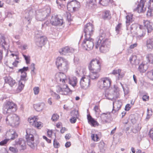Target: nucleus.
<instances>
[{"label": "nucleus", "mask_w": 153, "mask_h": 153, "mask_svg": "<svg viewBox=\"0 0 153 153\" xmlns=\"http://www.w3.org/2000/svg\"><path fill=\"white\" fill-rule=\"evenodd\" d=\"M113 109L112 111L113 113H115L118 111L121 108L122 103L120 100H115L113 102Z\"/></svg>", "instance_id": "13"}, {"label": "nucleus", "mask_w": 153, "mask_h": 153, "mask_svg": "<svg viewBox=\"0 0 153 153\" xmlns=\"http://www.w3.org/2000/svg\"><path fill=\"white\" fill-rule=\"evenodd\" d=\"M5 120L7 124L13 127L18 126L19 123V117L16 114L8 115L6 118Z\"/></svg>", "instance_id": "3"}, {"label": "nucleus", "mask_w": 153, "mask_h": 153, "mask_svg": "<svg viewBox=\"0 0 153 153\" xmlns=\"http://www.w3.org/2000/svg\"><path fill=\"white\" fill-rule=\"evenodd\" d=\"M114 95H115L112 98H109L108 99L111 100H115V98H118L120 95L119 92H114Z\"/></svg>", "instance_id": "51"}, {"label": "nucleus", "mask_w": 153, "mask_h": 153, "mask_svg": "<svg viewBox=\"0 0 153 153\" xmlns=\"http://www.w3.org/2000/svg\"><path fill=\"white\" fill-rule=\"evenodd\" d=\"M43 138L45 139L47 142L48 143H51V140L50 139H48L46 136H43Z\"/></svg>", "instance_id": "61"}, {"label": "nucleus", "mask_w": 153, "mask_h": 153, "mask_svg": "<svg viewBox=\"0 0 153 153\" xmlns=\"http://www.w3.org/2000/svg\"><path fill=\"white\" fill-rule=\"evenodd\" d=\"M94 109L96 112H98L100 110L99 106L98 105H95L94 108Z\"/></svg>", "instance_id": "63"}, {"label": "nucleus", "mask_w": 153, "mask_h": 153, "mask_svg": "<svg viewBox=\"0 0 153 153\" xmlns=\"http://www.w3.org/2000/svg\"><path fill=\"white\" fill-rule=\"evenodd\" d=\"M142 98L143 101H146L149 100V96L146 95H144L143 96Z\"/></svg>", "instance_id": "60"}, {"label": "nucleus", "mask_w": 153, "mask_h": 153, "mask_svg": "<svg viewBox=\"0 0 153 153\" xmlns=\"http://www.w3.org/2000/svg\"><path fill=\"white\" fill-rule=\"evenodd\" d=\"M35 133L34 130L27 128L26 130V134H34Z\"/></svg>", "instance_id": "47"}, {"label": "nucleus", "mask_w": 153, "mask_h": 153, "mask_svg": "<svg viewBox=\"0 0 153 153\" xmlns=\"http://www.w3.org/2000/svg\"><path fill=\"white\" fill-rule=\"evenodd\" d=\"M55 78L57 82H62V83H64L65 82L66 76L65 74L59 72L56 74Z\"/></svg>", "instance_id": "14"}, {"label": "nucleus", "mask_w": 153, "mask_h": 153, "mask_svg": "<svg viewBox=\"0 0 153 153\" xmlns=\"http://www.w3.org/2000/svg\"><path fill=\"white\" fill-rule=\"evenodd\" d=\"M53 145L54 147L55 148H58L60 146V144L55 138L53 140Z\"/></svg>", "instance_id": "43"}, {"label": "nucleus", "mask_w": 153, "mask_h": 153, "mask_svg": "<svg viewBox=\"0 0 153 153\" xmlns=\"http://www.w3.org/2000/svg\"><path fill=\"white\" fill-rule=\"evenodd\" d=\"M129 118L130 119L131 121L133 124H135L136 122V120L134 117V116H130Z\"/></svg>", "instance_id": "52"}, {"label": "nucleus", "mask_w": 153, "mask_h": 153, "mask_svg": "<svg viewBox=\"0 0 153 153\" xmlns=\"http://www.w3.org/2000/svg\"><path fill=\"white\" fill-rule=\"evenodd\" d=\"M147 15L148 17L153 16V8L149 9L147 11Z\"/></svg>", "instance_id": "45"}, {"label": "nucleus", "mask_w": 153, "mask_h": 153, "mask_svg": "<svg viewBox=\"0 0 153 153\" xmlns=\"http://www.w3.org/2000/svg\"><path fill=\"white\" fill-rule=\"evenodd\" d=\"M53 97L55 98V99L58 100L60 98V97L59 95L56 94L55 93H54L52 94Z\"/></svg>", "instance_id": "57"}, {"label": "nucleus", "mask_w": 153, "mask_h": 153, "mask_svg": "<svg viewBox=\"0 0 153 153\" xmlns=\"http://www.w3.org/2000/svg\"><path fill=\"white\" fill-rule=\"evenodd\" d=\"M145 3V1L144 0H141L137 5L135 10L137 11L138 13L143 12L145 10V8H144Z\"/></svg>", "instance_id": "20"}, {"label": "nucleus", "mask_w": 153, "mask_h": 153, "mask_svg": "<svg viewBox=\"0 0 153 153\" xmlns=\"http://www.w3.org/2000/svg\"><path fill=\"white\" fill-rule=\"evenodd\" d=\"M67 4V9L71 12L77 11L80 7V3L76 1H72L69 2H68Z\"/></svg>", "instance_id": "7"}, {"label": "nucleus", "mask_w": 153, "mask_h": 153, "mask_svg": "<svg viewBox=\"0 0 153 153\" xmlns=\"http://www.w3.org/2000/svg\"><path fill=\"white\" fill-rule=\"evenodd\" d=\"M74 51V50L72 48H70L68 47H66L60 49L59 52L61 54L65 55L69 52L73 53Z\"/></svg>", "instance_id": "18"}, {"label": "nucleus", "mask_w": 153, "mask_h": 153, "mask_svg": "<svg viewBox=\"0 0 153 153\" xmlns=\"http://www.w3.org/2000/svg\"><path fill=\"white\" fill-rule=\"evenodd\" d=\"M25 139L27 145L32 149H34V137L33 134H26Z\"/></svg>", "instance_id": "12"}, {"label": "nucleus", "mask_w": 153, "mask_h": 153, "mask_svg": "<svg viewBox=\"0 0 153 153\" xmlns=\"http://www.w3.org/2000/svg\"><path fill=\"white\" fill-rule=\"evenodd\" d=\"M33 90L34 94L36 95H37L39 92V88L38 87H35L33 88Z\"/></svg>", "instance_id": "50"}, {"label": "nucleus", "mask_w": 153, "mask_h": 153, "mask_svg": "<svg viewBox=\"0 0 153 153\" xmlns=\"http://www.w3.org/2000/svg\"><path fill=\"white\" fill-rule=\"evenodd\" d=\"M94 46L93 39L90 38V36H87V47L88 49L87 50H89L92 49Z\"/></svg>", "instance_id": "19"}, {"label": "nucleus", "mask_w": 153, "mask_h": 153, "mask_svg": "<svg viewBox=\"0 0 153 153\" xmlns=\"http://www.w3.org/2000/svg\"><path fill=\"white\" fill-rule=\"evenodd\" d=\"M15 143L17 145H19L21 147L20 151H24L26 149V141L22 138H20L15 140Z\"/></svg>", "instance_id": "16"}, {"label": "nucleus", "mask_w": 153, "mask_h": 153, "mask_svg": "<svg viewBox=\"0 0 153 153\" xmlns=\"http://www.w3.org/2000/svg\"><path fill=\"white\" fill-rule=\"evenodd\" d=\"M9 140V139H5L4 140L0 142V145L3 146L5 145L8 142Z\"/></svg>", "instance_id": "48"}, {"label": "nucleus", "mask_w": 153, "mask_h": 153, "mask_svg": "<svg viewBox=\"0 0 153 153\" xmlns=\"http://www.w3.org/2000/svg\"><path fill=\"white\" fill-rule=\"evenodd\" d=\"M101 64L100 61L96 59H93L88 65L90 71H95L99 72L101 69Z\"/></svg>", "instance_id": "6"}, {"label": "nucleus", "mask_w": 153, "mask_h": 153, "mask_svg": "<svg viewBox=\"0 0 153 153\" xmlns=\"http://www.w3.org/2000/svg\"><path fill=\"white\" fill-rule=\"evenodd\" d=\"M23 56L26 61V63L27 64L29 63L30 61V57L27 56L26 55L24 54H23Z\"/></svg>", "instance_id": "54"}, {"label": "nucleus", "mask_w": 153, "mask_h": 153, "mask_svg": "<svg viewBox=\"0 0 153 153\" xmlns=\"http://www.w3.org/2000/svg\"><path fill=\"white\" fill-rule=\"evenodd\" d=\"M102 18L105 19H110L111 18V15L109 11H105L102 14Z\"/></svg>", "instance_id": "31"}, {"label": "nucleus", "mask_w": 153, "mask_h": 153, "mask_svg": "<svg viewBox=\"0 0 153 153\" xmlns=\"http://www.w3.org/2000/svg\"><path fill=\"white\" fill-rule=\"evenodd\" d=\"M121 27V23H119L116 27L115 29L116 31L117 32H119Z\"/></svg>", "instance_id": "59"}, {"label": "nucleus", "mask_w": 153, "mask_h": 153, "mask_svg": "<svg viewBox=\"0 0 153 153\" xmlns=\"http://www.w3.org/2000/svg\"><path fill=\"white\" fill-rule=\"evenodd\" d=\"M91 138L92 140L94 141H97L100 140V138L98 134H92Z\"/></svg>", "instance_id": "42"}, {"label": "nucleus", "mask_w": 153, "mask_h": 153, "mask_svg": "<svg viewBox=\"0 0 153 153\" xmlns=\"http://www.w3.org/2000/svg\"><path fill=\"white\" fill-rule=\"evenodd\" d=\"M7 45V42L5 40V38L4 35L0 33V45L4 48V45Z\"/></svg>", "instance_id": "27"}, {"label": "nucleus", "mask_w": 153, "mask_h": 153, "mask_svg": "<svg viewBox=\"0 0 153 153\" xmlns=\"http://www.w3.org/2000/svg\"><path fill=\"white\" fill-rule=\"evenodd\" d=\"M109 1L110 0H100L99 3L102 5L106 6L108 5Z\"/></svg>", "instance_id": "39"}, {"label": "nucleus", "mask_w": 153, "mask_h": 153, "mask_svg": "<svg viewBox=\"0 0 153 153\" xmlns=\"http://www.w3.org/2000/svg\"><path fill=\"white\" fill-rule=\"evenodd\" d=\"M152 110L150 111L149 110L148 108L147 110V116L146 118V119H149L150 118L152 115Z\"/></svg>", "instance_id": "46"}, {"label": "nucleus", "mask_w": 153, "mask_h": 153, "mask_svg": "<svg viewBox=\"0 0 153 153\" xmlns=\"http://www.w3.org/2000/svg\"><path fill=\"white\" fill-rule=\"evenodd\" d=\"M99 147L100 151L102 152H104L105 150V143L101 141L99 143Z\"/></svg>", "instance_id": "36"}, {"label": "nucleus", "mask_w": 153, "mask_h": 153, "mask_svg": "<svg viewBox=\"0 0 153 153\" xmlns=\"http://www.w3.org/2000/svg\"><path fill=\"white\" fill-rule=\"evenodd\" d=\"M146 58L149 62L153 64V55L151 53L146 55Z\"/></svg>", "instance_id": "38"}, {"label": "nucleus", "mask_w": 153, "mask_h": 153, "mask_svg": "<svg viewBox=\"0 0 153 153\" xmlns=\"http://www.w3.org/2000/svg\"><path fill=\"white\" fill-rule=\"evenodd\" d=\"M147 65L144 64H141L139 66L138 70L140 72H145L147 69Z\"/></svg>", "instance_id": "29"}, {"label": "nucleus", "mask_w": 153, "mask_h": 153, "mask_svg": "<svg viewBox=\"0 0 153 153\" xmlns=\"http://www.w3.org/2000/svg\"><path fill=\"white\" fill-rule=\"evenodd\" d=\"M17 109L16 105L12 102H6L3 108V113L4 114H11L14 112Z\"/></svg>", "instance_id": "5"}, {"label": "nucleus", "mask_w": 153, "mask_h": 153, "mask_svg": "<svg viewBox=\"0 0 153 153\" xmlns=\"http://www.w3.org/2000/svg\"><path fill=\"white\" fill-rule=\"evenodd\" d=\"M121 70L120 69L114 70L113 71L112 74L114 75L118 74L117 78L118 80L121 79L124 76V74L121 72Z\"/></svg>", "instance_id": "22"}, {"label": "nucleus", "mask_w": 153, "mask_h": 153, "mask_svg": "<svg viewBox=\"0 0 153 153\" xmlns=\"http://www.w3.org/2000/svg\"><path fill=\"white\" fill-rule=\"evenodd\" d=\"M145 27L147 30L148 33H150L153 30V27L148 21L144 22Z\"/></svg>", "instance_id": "28"}, {"label": "nucleus", "mask_w": 153, "mask_h": 153, "mask_svg": "<svg viewBox=\"0 0 153 153\" xmlns=\"http://www.w3.org/2000/svg\"><path fill=\"white\" fill-rule=\"evenodd\" d=\"M87 116L88 123L91 126L96 127L99 126V123L90 114H87Z\"/></svg>", "instance_id": "17"}, {"label": "nucleus", "mask_w": 153, "mask_h": 153, "mask_svg": "<svg viewBox=\"0 0 153 153\" xmlns=\"http://www.w3.org/2000/svg\"><path fill=\"white\" fill-rule=\"evenodd\" d=\"M44 105V104H38L35 105L34 107L36 111H42L43 109V106Z\"/></svg>", "instance_id": "35"}, {"label": "nucleus", "mask_w": 153, "mask_h": 153, "mask_svg": "<svg viewBox=\"0 0 153 153\" xmlns=\"http://www.w3.org/2000/svg\"><path fill=\"white\" fill-rule=\"evenodd\" d=\"M51 13L50 7L46 6L36 12V18L38 21H42L49 16Z\"/></svg>", "instance_id": "2"}, {"label": "nucleus", "mask_w": 153, "mask_h": 153, "mask_svg": "<svg viewBox=\"0 0 153 153\" xmlns=\"http://www.w3.org/2000/svg\"><path fill=\"white\" fill-rule=\"evenodd\" d=\"M111 79L108 77H105L102 78L100 81L99 87L101 89H106L108 88L111 84Z\"/></svg>", "instance_id": "8"}, {"label": "nucleus", "mask_w": 153, "mask_h": 153, "mask_svg": "<svg viewBox=\"0 0 153 153\" xmlns=\"http://www.w3.org/2000/svg\"><path fill=\"white\" fill-rule=\"evenodd\" d=\"M141 26L140 27V29L137 32V38L140 39V38L143 37L145 34V32L144 31V29H140Z\"/></svg>", "instance_id": "32"}, {"label": "nucleus", "mask_w": 153, "mask_h": 153, "mask_svg": "<svg viewBox=\"0 0 153 153\" xmlns=\"http://www.w3.org/2000/svg\"><path fill=\"white\" fill-rule=\"evenodd\" d=\"M38 120L37 117L35 116L33 117L29 118L28 120L30 125L38 128H40L42 126V123L40 122L37 121Z\"/></svg>", "instance_id": "11"}, {"label": "nucleus", "mask_w": 153, "mask_h": 153, "mask_svg": "<svg viewBox=\"0 0 153 153\" xmlns=\"http://www.w3.org/2000/svg\"><path fill=\"white\" fill-rule=\"evenodd\" d=\"M69 83L73 86H75L77 82L76 78L75 77H73L69 79Z\"/></svg>", "instance_id": "34"}, {"label": "nucleus", "mask_w": 153, "mask_h": 153, "mask_svg": "<svg viewBox=\"0 0 153 153\" xmlns=\"http://www.w3.org/2000/svg\"><path fill=\"white\" fill-rule=\"evenodd\" d=\"M56 63L58 68L61 71L66 72L69 68L68 61L63 58H57Z\"/></svg>", "instance_id": "4"}, {"label": "nucleus", "mask_w": 153, "mask_h": 153, "mask_svg": "<svg viewBox=\"0 0 153 153\" xmlns=\"http://www.w3.org/2000/svg\"><path fill=\"white\" fill-rule=\"evenodd\" d=\"M70 121L71 123H75L76 121V118L75 117H73L70 119Z\"/></svg>", "instance_id": "62"}, {"label": "nucleus", "mask_w": 153, "mask_h": 153, "mask_svg": "<svg viewBox=\"0 0 153 153\" xmlns=\"http://www.w3.org/2000/svg\"><path fill=\"white\" fill-rule=\"evenodd\" d=\"M82 47L83 48H84L85 50H86L85 46H86V38H85L83 40L82 44Z\"/></svg>", "instance_id": "56"}, {"label": "nucleus", "mask_w": 153, "mask_h": 153, "mask_svg": "<svg viewBox=\"0 0 153 153\" xmlns=\"http://www.w3.org/2000/svg\"><path fill=\"white\" fill-rule=\"evenodd\" d=\"M96 0H90L87 3V8L89 9H92L96 6Z\"/></svg>", "instance_id": "23"}, {"label": "nucleus", "mask_w": 153, "mask_h": 153, "mask_svg": "<svg viewBox=\"0 0 153 153\" xmlns=\"http://www.w3.org/2000/svg\"><path fill=\"white\" fill-rule=\"evenodd\" d=\"M50 22L52 25L55 26L61 25L62 23V20L59 19L57 16H53Z\"/></svg>", "instance_id": "15"}, {"label": "nucleus", "mask_w": 153, "mask_h": 153, "mask_svg": "<svg viewBox=\"0 0 153 153\" xmlns=\"http://www.w3.org/2000/svg\"><path fill=\"white\" fill-rule=\"evenodd\" d=\"M110 114L108 113H103L100 114V117L103 120H105L109 118Z\"/></svg>", "instance_id": "37"}, {"label": "nucleus", "mask_w": 153, "mask_h": 153, "mask_svg": "<svg viewBox=\"0 0 153 153\" xmlns=\"http://www.w3.org/2000/svg\"><path fill=\"white\" fill-rule=\"evenodd\" d=\"M85 79V76L82 77L81 79L80 82V85L81 87L83 88H85V82L84 80V79Z\"/></svg>", "instance_id": "40"}, {"label": "nucleus", "mask_w": 153, "mask_h": 153, "mask_svg": "<svg viewBox=\"0 0 153 153\" xmlns=\"http://www.w3.org/2000/svg\"><path fill=\"white\" fill-rule=\"evenodd\" d=\"M130 61L131 64L135 65H137L138 63V61L137 59V57L135 55L132 56L130 58Z\"/></svg>", "instance_id": "30"}, {"label": "nucleus", "mask_w": 153, "mask_h": 153, "mask_svg": "<svg viewBox=\"0 0 153 153\" xmlns=\"http://www.w3.org/2000/svg\"><path fill=\"white\" fill-rule=\"evenodd\" d=\"M130 106V105L129 104H127L126 105L125 108V109L126 111H128L130 109L131 107Z\"/></svg>", "instance_id": "64"}, {"label": "nucleus", "mask_w": 153, "mask_h": 153, "mask_svg": "<svg viewBox=\"0 0 153 153\" xmlns=\"http://www.w3.org/2000/svg\"><path fill=\"white\" fill-rule=\"evenodd\" d=\"M89 77L92 79H95L98 78L99 76V72L95 71H90Z\"/></svg>", "instance_id": "24"}, {"label": "nucleus", "mask_w": 153, "mask_h": 153, "mask_svg": "<svg viewBox=\"0 0 153 153\" xmlns=\"http://www.w3.org/2000/svg\"><path fill=\"white\" fill-rule=\"evenodd\" d=\"M11 136L10 138H9V140H14L18 137V134H11Z\"/></svg>", "instance_id": "58"}, {"label": "nucleus", "mask_w": 153, "mask_h": 153, "mask_svg": "<svg viewBox=\"0 0 153 153\" xmlns=\"http://www.w3.org/2000/svg\"><path fill=\"white\" fill-rule=\"evenodd\" d=\"M132 15L131 14H129L126 16V23L128 24L131 22L132 21Z\"/></svg>", "instance_id": "41"}, {"label": "nucleus", "mask_w": 153, "mask_h": 153, "mask_svg": "<svg viewBox=\"0 0 153 153\" xmlns=\"http://www.w3.org/2000/svg\"><path fill=\"white\" fill-rule=\"evenodd\" d=\"M45 39L42 36H41L38 39V41L36 42V45L39 47H41L42 46L45 44Z\"/></svg>", "instance_id": "26"}, {"label": "nucleus", "mask_w": 153, "mask_h": 153, "mask_svg": "<svg viewBox=\"0 0 153 153\" xmlns=\"http://www.w3.org/2000/svg\"><path fill=\"white\" fill-rule=\"evenodd\" d=\"M9 150L13 153H17L18 152L17 149L16 148L13 147H9Z\"/></svg>", "instance_id": "49"}, {"label": "nucleus", "mask_w": 153, "mask_h": 153, "mask_svg": "<svg viewBox=\"0 0 153 153\" xmlns=\"http://www.w3.org/2000/svg\"><path fill=\"white\" fill-rule=\"evenodd\" d=\"M105 34L101 33L96 43V48L100 47V50L102 53H105L109 50L110 43L108 40L105 39Z\"/></svg>", "instance_id": "1"}, {"label": "nucleus", "mask_w": 153, "mask_h": 153, "mask_svg": "<svg viewBox=\"0 0 153 153\" xmlns=\"http://www.w3.org/2000/svg\"><path fill=\"white\" fill-rule=\"evenodd\" d=\"M28 69V67H24L22 68L19 69V72H21L22 75L21 76V78L19 82V85H24L25 82L27 81V74L26 71Z\"/></svg>", "instance_id": "9"}, {"label": "nucleus", "mask_w": 153, "mask_h": 153, "mask_svg": "<svg viewBox=\"0 0 153 153\" xmlns=\"http://www.w3.org/2000/svg\"><path fill=\"white\" fill-rule=\"evenodd\" d=\"M147 47L148 48L152 49L153 48V38L149 39L147 41Z\"/></svg>", "instance_id": "33"}, {"label": "nucleus", "mask_w": 153, "mask_h": 153, "mask_svg": "<svg viewBox=\"0 0 153 153\" xmlns=\"http://www.w3.org/2000/svg\"><path fill=\"white\" fill-rule=\"evenodd\" d=\"M94 29L92 24L90 23L87 24V36H91L93 34Z\"/></svg>", "instance_id": "21"}, {"label": "nucleus", "mask_w": 153, "mask_h": 153, "mask_svg": "<svg viewBox=\"0 0 153 153\" xmlns=\"http://www.w3.org/2000/svg\"><path fill=\"white\" fill-rule=\"evenodd\" d=\"M56 90L57 93L62 95H67L68 94H71L72 92V91L67 85H63L62 88L59 85L57 86L56 87Z\"/></svg>", "instance_id": "10"}, {"label": "nucleus", "mask_w": 153, "mask_h": 153, "mask_svg": "<svg viewBox=\"0 0 153 153\" xmlns=\"http://www.w3.org/2000/svg\"><path fill=\"white\" fill-rule=\"evenodd\" d=\"M59 116L57 114H54L52 116L51 119L53 121H57L59 118Z\"/></svg>", "instance_id": "44"}, {"label": "nucleus", "mask_w": 153, "mask_h": 153, "mask_svg": "<svg viewBox=\"0 0 153 153\" xmlns=\"http://www.w3.org/2000/svg\"><path fill=\"white\" fill-rule=\"evenodd\" d=\"M4 80L5 82L8 83L11 87L13 86L16 83L15 80L10 76L6 77Z\"/></svg>", "instance_id": "25"}, {"label": "nucleus", "mask_w": 153, "mask_h": 153, "mask_svg": "<svg viewBox=\"0 0 153 153\" xmlns=\"http://www.w3.org/2000/svg\"><path fill=\"white\" fill-rule=\"evenodd\" d=\"M135 137L137 138V140L138 141H140L144 137V136L143 134H136Z\"/></svg>", "instance_id": "53"}, {"label": "nucleus", "mask_w": 153, "mask_h": 153, "mask_svg": "<svg viewBox=\"0 0 153 153\" xmlns=\"http://www.w3.org/2000/svg\"><path fill=\"white\" fill-rule=\"evenodd\" d=\"M16 134V131L13 129L12 128L10 129L8 131H7V134Z\"/></svg>", "instance_id": "55"}]
</instances>
